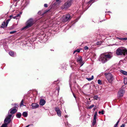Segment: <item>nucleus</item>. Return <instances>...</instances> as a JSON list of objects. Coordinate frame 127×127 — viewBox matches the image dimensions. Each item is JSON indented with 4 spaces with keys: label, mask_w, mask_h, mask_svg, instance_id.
I'll return each mask as SVG.
<instances>
[{
    "label": "nucleus",
    "mask_w": 127,
    "mask_h": 127,
    "mask_svg": "<svg viewBox=\"0 0 127 127\" xmlns=\"http://www.w3.org/2000/svg\"><path fill=\"white\" fill-rule=\"evenodd\" d=\"M124 83L125 84H127V78H125L124 79Z\"/></svg>",
    "instance_id": "nucleus-22"
},
{
    "label": "nucleus",
    "mask_w": 127,
    "mask_h": 127,
    "mask_svg": "<svg viewBox=\"0 0 127 127\" xmlns=\"http://www.w3.org/2000/svg\"><path fill=\"white\" fill-rule=\"evenodd\" d=\"M101 43H102V42L101 41H98L96 43V44L97 45H100L101 44Z\"/></svg>",
    "instance_id": "nucleus-33"
},
{
    "label": "nucleus",
    "mask_w": 127,
    "mask_h": 127,
    "mask_svg": "<svg viewBox=\"0 0 127 127\" xmlns=\"http://www.w3.org/2000/svg\"><path fill=\"white\" fill-rule=\"evenodd\" d=\"M44 6L45 7H48V5L47 4H44Z\"/></svg>",
    "instance_id": "nucleus-39"
},
{
    "label": "nucleus",
    "mask_w": 127,
    "mask_h": 127,
    "mask_svg": "<svg viewBox=\"0 0 127 127\" xmlns=\"http://www.w3.org/2000/svg\"><path fill=\"white\" fill-rule=\"evenodd\" d=\"M8 22H9L8 21H7V20L6 21V22L5 23V25H6V27L7 26V25L8 24Z\"/></svg>",
    "instance_id": "nucleus-36"
},
{
    "label": "nucleus",
    "mask_w": 127,
    "mask_h": 127,
    "mask_svg": "<svg viewBox=\"0 0 127 127\" xmlns=\"http://www.w3.org/2000/svg\"><path fill=\"white\" fill-rule=\"evenodd\" d=\"M96 116H94L93 122L92 123V125L93 126H94L96 123Z\"/></svg>",
    "instance_id": "nucleus-14"
},
{
    "label": "nucleus",
    "mask_w": 127,
    "mask_h": 127,
    "mask_svg": "<svg viewBox=\"0 0 127 127\" xmlns=\"http://www.w3.org/2000/svg\"><path fill=\"white\" fill-rule=\"evenodd\" d=\"M98 83L99 84H102V83L101 82V81L99 79L98 80Z\"/></svg>",
    "instance_id": "nucleus-29"
},
{
    "label": "nucleus",
    "mask_w": 127,
    "mask_h": 127,
    "mask_svg": "<svg viewBox=\"0 0 127 127\" xmlns=\"http://www.w3.org/2000/svg\"><path fill=\"white\" fill-rule=\"evenodd\" d=\"M108 12H110L109 11Z\"/></svg>",
    "instance_id": "nucleus-51"
},
{
    "label": "nucleus",
    "mask_w": 127,
    "mask_h": 127,
    "mask_svg": "<svg viewBox=\"0 0 127 127\" xmlns=\"http://www.w3.org/2000/svg\"><path fill=\"white\" fill-rule=\"evenodd\" d=\"M120 72L124 75H127V72L125 71L121 70L120 71Z\"/></svg>",
    "instance_id": "nucleus-16"
},
{
    "label": "nucleus",
    "mask_w": 127,
    "mask_h": 127,
    "mask_svg": "<svg viewBox=\"0 0 127 127\" xmlns=\"http://www.w3.org/2000/svg\"><path fill=\"white\" fill-rule=\"evenodd\" d=\"M97 114V112L96 111L95 112V113L94 114V116H96Z\"/></svg>",
    "instance_id": "nucleus-35"
},
{
    "label": "nucleus",
    "mask_w": 127,
    "mask_h": 127,
    "mask_svg": "<svg viewBox=\"0 0 127 127\" xmlns=\"http://www.w3.org/2000/svg\"><path fill=\"white\" fill-rule=\"evenodd\" d=\"M14 105H15L14 108H18V104H14Z\"/></svg>",
    "instance_id": "nucleus-26"
},
{
    "label": "nucleus",
    "mask_w": 127,
    "mask_h": 127,
    "mask_svg": "<svg viewBox=\"0 0 127 127\" xmlns=\"http://www.w3.org/2000/svg\"><path fill=\"white\" fill-rule=\"evenodd\" d=\"M58 81H59V80H57L56 81H54V84H56V83H55L56 82V81L58 82Z\"/></svg>",
    "instance_id": "nucleus-46"
},
{
    "label": "nucleus",
    "mask_w": 127,
    "mask_h": 127,
    "mask_svg": "<svg viewBox=\"0 0 127 127\" xmlns=\"http://www.w3.org/2000/svg\"><path fill=\"white\" fill-rule=\"evenodd\" d=\"M60 0H56V1H57V2H58V1H59Z\"/></svg>",
    "instance_id": "nucleus-48"
},
{
    "label": "nucleus",
    "mask_w": 127,
    "mask_h": 127,
    "mask_svg": "<svg viewBox=\"0 0 127 127\" xmlns=\"http://www.w3.org/2000/svg\"><path fill=\"white\" fill-rule=\"evenodd\" d=\"M24 101V100L23 99H22L20 104V107H21L22 106H24V105L23 104Z\"/></svg>",
    "instance_id": "nucleus-23"
},
{
    "label": "nucleus",
    "mask_w": 127,
    "mask_h": 127,
    "mask_svg": "<svg viewBox=\"0 0 127 127\" xmlns=\"http://www.w3.org/2000/svg\"><path fill=\"white\" fill-rule=\"evenodd\" d=\"M105 75L109 83H111L113 81V78L112 75L110 73H105Z\"/></svg>",
    "instance_id": "nucleus-4"
},
{
    "label": "nucleus",
    "mask_w": 127,
    "mask_h": 127,
    "mask_svg": "<svg viewBox=\"0 0 127 127\" xmlns=\"http://www.w3.org/2000/svg\"><path fill=\"white\" fill-rule=\"evenodd\" d=\"M12 115L11 114L9 115L8 116H7L6 117L7 118H9L10 119L11 118V117H12Z\"/></svg>",
    "instance_id": "nucleus-32"
},
{
    "label": "nucleus",
    "mask_w": 127,
    "mask_h": 127,
    "mask_svg": "<svg viewBox=\"0 0 127 127\" xmlns=\"http://www.w3.org/2000/svg\"><path fill=\"white\" fill-rule=\"evenodd\" d=\"M17 111V110L16 108H11L9 110L10 113L13 114L15 113Z\"/></svg>",
    "instance_id": "nucleus-9"
},
{
    "label": "nucleus",
    "mask_w": 127,
    "mask_h": 127,
    "mask_svg": "<svg viewBox=\"0 0 127 127\" xmlns=\"http://www.w3.org/2000/svg\"><path fill=\"white\" fill-rule=\"evenodd\" d=\"M125 92L124 90L121 89L118 92V96L119 97H122Z\"/></svg>",
    "instance_id": "nucleus-7"
},
{
    "label": "nucleus",
    "mask_w": 127,
    "mask_h": 127,
    "mask_svg": "<svg viewBox=\"0 0 127 127\" xmlns=\"http://www.w3.org/2000/svg\"><path fill=\"white\" fill-rule=\"evenodd\" d=\"M73 0H68L65 3L64 5V8L66 9L70 7L72 3Z\"/></svg>",
    "instance_id": "nucleus-5"
},
{
    "label": "nucleus",
    "mask_w": 127,
    "mask_h": 127,
    "mask_svg": "<svg viewBox=\"0 0 127 127\" xmlns=\"http://www.w3.org/2000/svg\"><path fill=\"white\" fill-rule=\"evenodd\" d=\"M30 125H28L26 126V127H29L30 126Z\"/></svg>",
    "instance_id": "nucleus-47"
},
{
    "label": "nucleus",
    "mask_w": 127,
    "mask_h": 127,
    "mask_svg": "<svg viewBox=\"0 0 127 127\" xmlns=\"http://www.w3.org/2000/svg\"><path fill=\"white\" fill-rule=\"evenodd\" d=\"M46 103V101L43 99H41L39 102V104L42 106L44 105Z\"/></svg>",
    "instance_id": "nucleus-10"
},
{
    "label": "nucleus",
    "mask_w": 127,
    "mask_h": 127,
    "mask_svg": "<svg viewBox=\"0 0 127 127\" xmlns=\"http://www.w3.org/2000/svg\"><path fill=\"white\" fill-rule=\"evenodd\" d=\"M112 57V56L109 53L107 54H103L101 55L100 59L102 63H104L107 62L109 59L111 58Z\"/></svg>",
    "instance_id": "nucleus-2"
},
{
    "label": "nucleus",
    "mask_w": 127,
    "mask_h": 127,
    "mask_svg": "<svg viewBox=\"0 0 127 127\" xmlns=\"http://www.w3.org/2000/svg\"><path fill=\"white\" fill-rule=\"evenodd\" d=\"M77 49L76 50H75L73 52V54H74L75 53H76V52H77L78 53H79L80 52V49Z\"/></svg>",
    "instance_id": "nucleus-20"
},
{
    "label": "nucleus",
    "mask_w": 127,
    "mask_h": 127,
    "mask_svg": "<svg viewBox=\"0 0 127 127\" xmlns=\"http://www.w3.org/2000/svg\"><path fill=\"white\" fill-rule=\"evenodd\" d=\"M119 39L121 40H127V38L126 37L123 38H119Z\"/></svg>",
    "instance_id": "nucleus-27"
},
{
    "label": "nucleus",
    "mask_w": 127,
    "mask_h": 127,
    "mask_svg": "<svg viewBox=\"0 0 127 127\" xmlns=\"http://www.w3.org/2000/svg\"><path fill=\"white\" fill-rule=\"evenodd\" d=\"M94 105H92L89 107L88 108L89 109H91L93 107H94Z\"/></svg>",
    "instance_id": "nucleus-31"
},
{
    "label": "nucleus",
    "mask_w": 127,
    "mask_h": 127,
    "mask_svg": "<svg viewBox=\"0 0 127 127\" xmlns=\"http://www.w3.org/2000/svg\"><path fill=\"white\" fill-rule=\"evenodd\" d=\"M94 76L93 75H92V76L91 78H86V79L88 81H91V80H93L94 79Z\"/></svg>",
    "instance_id": "nucleus-19"
},
{
    "label": "nucleus",
    "mask_w": 127,
    "mask_h": 127,
    "mask_svg": "<svg viewBox=\"0 0 127 127\" xmlns=\"http://www.w3.org/2000/svg\"><path fill=\"white\" fill-rule=\"evenodd\" d=\"M55 110L57 113L58 116L59 117H61V116L62 112L60 109L58 107H56L55 108Z\"/></svg>",
    "instance_id": "nucleus-8"
},
{
    "label": "nucleus",
    "mask_w": 127,
    "mask_h": 127,
    "mask_svg": "<svg viewBox=\"0 0 127 127\" xmlns=\"http://www.w3.org/2000/svg\"><path fill=\"white\" fill-rule=\"evenodd\" d=\"M71 19L70 14H66L63 17V21L64 22L69 21Z\"/></svg>",
    "instance_id": "nucleus-6"
},
{
    "label": "nucleus",
    "mask_w": 127,
    "mask_h": 127,
    "mask_svg": "<svg viewBox=\"0 0 127 127\" xmlns=\"http://www.w3.org/2000/svg\"><path fill=\"white\" fill-rule=\"evenodd\" d=\"M16 116L17 118H21L22 115L21 113L18 112L17 113Z\"/></svg>",
    "instance_id": "nucleus-15"
},
{
    "label": "nucleus",
    "mask_w": 127,
    "mask_h": 127,
    "mask_svg": "<svg viewBox=\"0 0 127 127\" xmlns=\"http://www.w3.org/2000/svg\"><path fill=\"white\" fill-rule=\"evenodd\" d=\"M77 62L82 64V57L81 56H79L77 58Z\"/></svg>",
    "instance_id": "nucleus-11"
},
{
    "label": "nucleus",
    "mask_w": 127,
    "mask_h": 127,
    "mask_svg": "<svg viewBox=\"0 0 127 127\" xmlns=\"http://www.w3.org/2000/svg\"><path fill=\"white\" fill-rule=\"evenodd\" d=\"M84 49L85 50H87L89 48L87 46H85L84 47Z\"/></svg>",
    "instance_id": "nucleus-37"
},
{
    "label": "nucleus",
    "mask_w": 127,
    "mask_h": 127,
    "mask_svg": "<svg viewBox=\"0 0 127 127\" xmlns=\"http://www.w3.org/2000/svg\"><path fill=\"white\" fill-rule=\"evenodd\" d=\"M7 124L6 123L3 124L2 125V127H7Z\"/></svg>",
    "instance_id": "nucleus-24"
},
{
    "label": "nucleus",
    "mask_w": 127,
    "mask_h": 127,
    "mask_svg": "<svg viewBox=\"0 0 127 127\" xmlns=\"http://www.w3.org/2000/svg\"><path fill=\"white\" fill-rule=\"evenodd\" d=\"M22 115L25 117H26L28 116V113L26 112H24L23 113Z\"/></svg>",
    "instance_id": "nucleus-18"
},
{
    "label": "nucleus",
    "mask_w": 127,
    "mask_h": 127,
    "mask_svg": "<svg viewBox=\"0 0 127 127\" xmlns=\"http://www.w3.org/2000/svg\"><path fill=\"white\" fill-rule=\"evenodd\" d=\"M34 23V22L32 19H29L27 22V23L26 26L22 28V30L28 28L32 26Z\"/></svg>",
    "instance_id": "nucleus-3"
},
{
    "label": "nucleus",
    "mask_w": 127,
    "mask_h": 127,
    "mask_svg": "<svg viewBox=\"0 0 127 127\" xmlns=\"http://www.w3.org/2000/svg\"><path fill=\"white\" fill-rule=\"evenodd\" d=\"M104 110H102L101 111H99L98 112V113L99 114H100L101 113V114L102 115H103L104 114Z\"/></svg>",
    "instance_id": "nucleus-30"
},
{
    "label": "nucleus",
    "mask_w": 127,
    "mask_h": 127,
    "mask_svg": "<svg viewBox=\"0 0 127 127\" xmlns=\"http://www.w3.org/2000/svg\"><path fill=\"white\" fill-rule=\"evenodd\" d=\"M1 127H2V126H1Z\"/></svg>",
    "instance_id": "nucleus-54"
},
{
    "label": "nucleus",
    "mask_w": 127,
    "mask_h": 127,
    "mask_svg": "<svg viewBox=\"0 0 127 127\" xmlns=\"http://www.w3.org/2000/svg\"><path fill=\"white\" fill-rule=\"evenodd\" d=\"M32 106L33 109L39 107V105L37 103H32Z\"/></svg>",
    "instance_id": "nucleus-12"
},
{
    "label": "nucleus",
    "mask_w": 127,
    "mask_h": 127,
    "mask_svg": "<svg viewBox=\"0 0 127 127\" xmlns=\"http://www.w3.org/2000/svg\"><path fill=\"white\" fill-rule=\"evenodd\" d=\"M9 54L10 56H14V53L12 51H10L9 52Z\"/></svg>",
    "instance_id": "nucleus-21"
},
{
    "label": "nucleus",
    "mask_w": 127,
    "mask_h": 127,
    "mask_svg": "<svg viewBox=\"0 0 127 127\" xmlns=\"http://www.w3.org/2000/svg\"><path fill=\"white\" fill-rule=\"evenodd\" d=\"M11 19L10 18L9 19H8L6 20L9 22V21H10V20Z\"/></svg>",
    "instance_id": "nucleus-44"
},
{
    "label": "nucleus",
    "mask_w": 127,
    "mask_h": 127,
    "mask_svg": "<svg viewBox=\"0 0 127 127\" xmlns=\"http://www.w3.org/2000/svg\"><path fill=\"white\" fill-rule=\"evenodd\" d=\"M73 96L75 98H76V96H75V94L73 93Z\"/></svg>",
    "instance_id": "nucleus-43"
},
{
    "label": "nucleus",
    "mask_w": 127,
    "mask_h": 127,
    "mask_svg": "<svg viewBox=\"0 0 127 127\" xmlns=\"http://www.w3.org/2000/svg\"><path fill=\"white\" fill-rule=\"evenodd\" d=\"M16 32V31H11L10 32V34H14Z\"/></svg>",
    "instance_id": "nucleus-34"
},
{
    "label": "nucleus",
    "mask_w": 127,
    "mask_h": 127,
    "mask_svg": "<svg viewBox=\"0 0 127 127\" xmlns=\"http://www.w3.org/2000/svg\"><path fill=\"white\" fill-rule=\"evenodd\" d=\"M59 89L58 90V92H59Z\"/></svg>",
    "instance_id": "nucleus-50"
},
{
    "label": "nucleus",
    "mask_w": 127,
    "mask_h": 127,
    "mask_svg": "<svg viewBox=\"0 0 127 127\" xmlns=\"http://www.w3.org/2000/svg\"><path fill=\"white\" fill-rule=\"evenodd\" d=\"M95 108H94V109H95Z\"/></svg>",
    "instance_id": "nucleus-52"
},
{
    "label": "nucleus",
    "mask_w": 127,
    "mask_h": 127,
    "mask_svg": "<svg viewBox=\"0 0 127 127\" xmlns=\"http://www.w3.org/2000/svg\"><path fill=\"white\" fill-rule=\"evenodd\" d=\"M65 118H66V117H67V116H65Z\"/></svg>",
    "instance_id": "nucleus-49"
},
{
    "label": "nucleus",
    "mask_w": 127,
    "mask_h": 127,
    "mask_svg": "<svg viewBox=\"0 0 127 127\" xmlns=\"http://www.w3.org/2000/svg\"><path fill=\"white\" fill-rule=\"evenodd\" d=\"M119 122V120H118L116 124L114 125V127H118V125Z\"/></svg>",
    "instance_id": "nucleus-25"
},
{
    "label": "nucleus",
    "mask_w": 127,
    "mask_h": 127,
    "mask_svg": "<svg viewBox=\"0 0 127 127\" xmlns=\"http://www.w3.org/2000/svg\"><path fill=\"white\" fill-rule=\"evenodd\" d=\"M10 119L6 117L4 120V122L5 123H6L8 125V124L10 123Z\"/></svg>",
    "instance_id": "nucleus-13"
},
{
    "label": "nucleus",
    "mask_w": 127,
    "mask_h": 127,
    "mask_svg": "<svg viewBox=\"0 0 127 127\" xmlns=\"http://www.w3.org/2000/svg\"><path fill=\"white\" fill-rule=\"evenodd\" d=\"M20 14H21L22 13H21V12L20 13Z\"/></svg>",
    "instance_id": "nucleus-53"
},
{
    "label": "nucleus",
    "mask_w": 127,
    "mask_h": 127,
    "mask_svg": "<svg viewBox=\"0 0 127 127\" xmlns=\"http://www.w3.org/2000/svg\"><path fill=\"white\" fill-rule=\"evenodd\" d=\"M9 18L11 19H12V18H13V15H10V16H9Z\"/></svg>",
    "instance_id": "nucleus-40"
},
{
    "label": "nucleus",
    "mask_w": 127,
    "mask_h": 127,
    "mask_svg": "<svg viewBox=\"0 0 127 127\" xmlns=\"http://www.w3.org/2000/svg\"><path fill=\"white\" fill-rule=\"evenodd\" d=\"M38 14L39 15H41V11H40L39 12H38Z\"/></svg>",
    "instance_id": "nucleus-42"
},
{
    "label": "nucleus",
    "mask_w": 127,
    "mask_h": 127,
    "mask_svg": "<svg viewBox=\"0 0 127 127\" xmlns=\"http://www.w3.org/2000/svg\"><path fill=\"white\" fill-rule=\"evenodd\" d=\"M98 98V96L97 95H96L94 97V99L95 100H97Z\"/></svg>",
    "instance_id": "nucleus-28"
},
{
    "label": "nucleus",
    "mask_w": 127,
    "mask_h": 127,
    "mask_svg": "<svg viewBox=\"0 0 127 127\" xmlns=\"http://www.w3.org/2000/svg\"><path fill=\"white\" fill-rule=\"evenodd\" d=\"M16 17H20V15L19 14H17V15L16 16Z\"/></svg>",
    "instance_id": "nucleus-41"
},
{
    "label": "nucleus",
    "mask_w": 127,
    "mask_h": 127,
    "mask_svg": "<svg viewBox=\"0 0 127 127\" xmlns=\"http://www.w3.org/2000/svg\"><path fill=\"white\" fill-rule=\"evenodd\" d=\"M6 26L5 23L4 22L2 23V24L1 25L0 27L4 28H5Z\"/></svg>",
    "instance_id": "nucleus-17"
},
{
    "label": "nucleus",
    "mask_w": 127,
    "mask_h": 127,
    "mask_svg": "<svg viewBox=\"0 0 127 127\" xmlns=\"http://www.w3.org/2000/svg\"><path fill=\"white\" fill-rule=\"evenodd\" d=\"M125 124H123L120 127H125Z\"/></svg>",
    "instance_id": "nucleus-38"
},
{
    "label": "nucleus",
    "mask_w": 127,
    "mask_h": 127,
    "mask_svg": "<svg viewBox=\"0 0 127 127\" xmlns=\"http://www.w3.org/2000/svg\"><path fill=\"white\" fill-rule=\"evenodd\" d=\"M116 54L118 56L127 55V49L124 48H119L116 50Z\"/></svg>",
    "instance_id": "nucleus-1"
},
{
    "label": "nucleus",
    "mask_w": 127,
    "mask_h": 127,
    "mask_svg": "<svg viewBox=\"0 0 127 127\" xmlns=\"http://www.w3.org/2000/svg\"><path fill=\"white\" fill-rule=\"evenodd\" d=\"M16 17H16V16H14V17H13V18H14V19H17V18H16Z\"/></svg>",
    "instance_id": "nucleus-45"
}]
</instances>
